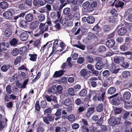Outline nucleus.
<instances>
[{"mask_svg": "<svg viewBox=\"0 0 132 132\" xmlns=\"http://www.w3.org/2000/svg\"><path fill=\"white\" fill-rule=\"evenodd\" d=\"M94 112V108L93 107L88 108L86 112V115L87 117H89Z\"/></svg>", "mask_w": 132, "mask_h": 132, "instance_id": "7", "label": "nucleus"}, {"mask_svg": "<svg viewBox=\"0 0 132 132\" xmlns=\"http://www.w3.org/2000/svg\"><path fill=\"white\" fill-rule=\"evenodd\" d=\"M29 56L30 57V60L32 61H36V59L37 55L36 54H29Z\"/></svg>", "mask_w": 132, "mask_h": 132, "instance_id": "27", "label": "nucleus"}, {"mask_svg": "<svg viewBox=\"0 0 132 132\" xmlns=\"http://www.w3.org/2000/svg\"><path fill=\"white\" fill-rule=\"evenodd\" d=\"M44 97L46 99L47 101L50 102L52 100L53 96H49L48 95H46Z\"/></svg>", "mask_w": 132, "mask_h": 132, "instance_id": "58", "label": "nucleus"}, {"mask_svg": "<svg viewBox=\"0 0 132 132\" xmlns=\"http://www.w3.org/2000/svg\"><path fill=\"white\" fill-rule=\"evenodd\" d=\"M114 43L115 42L113 40L110 39L107 41L106 45L108 47H111L114 45Z\"/></svg>", "mask_w": 132, "mask_h": 132, "instance_id": "20", "label": "nucleus"}, {"mask_svg": "<svg viewBox=\"0 0 132 132\" xmlns=\"http://www.w3.org/2000/svg\"><path fill=\"white\" fill-rule=\"evenodd\" d=\"M20 77L21 78H25L27 77V75L24 72H21L20 75Z\"/></svg>", "mask_w": 132, "mask_h": 132, "instance_id": "64", "label": "nucleus"}, {"mask_svg": "<svg viewBox=\"0 0 132 132\" xmlns=\"http://www.w3.org/2000/svg\"><path fill=\"white\" fill-rule=\"evenodd\" d=\"M48 120L50 122L54 121V117L51 115H48L47 116Z\"/></svg>", "mask_w": 132, "mask_h": 132, "instance_id": "59", "label": "nucleus"}, {"mask_svg": "<svg viewBox=\"0 0 132 132\" xmlns=\"http://www.w3.org/2000/svg\"><path fill=\"white\" fill-rule=\"evenodd\" d=\"M96 69L97 70H100L103 68L102 64L97 63L95 65Z\"/></svg>", "mask_w": 132, "mask_h": 132, "instance_id": "39", "label": "nucleus"}, {"mask_svg": "<svg viewBox=\"0 0 132 132\" xmlns=\"http://www.w3.org/2000/svg\"><path fill=\"white\" fill-rule=\"evenodd\" d=\"M27 23L26 21L24 20H22L20 22V26L21 27H26Z\"/></svg>", "mask_w": 132, "mask_h": 132, "instance_id": "36", "label": "nucleus"}, {"mask_svg": "<svg viewBox=\"0 0 132 132\" xmlns=\"http://www.w3.org/2000/svg\"><path fill=\"white\" fill-rule=\"evenodd\" d=\"M89 2L88 1H86L83 4L82 6L84 9H86L89 7Z\"/></svg>", "mask_w": 132, "mask_h": 132, "instance_id": "45", "label": "nucleus"}, {"mask_svg": "<svg viewBox=\"0 0 132 132\" xmlns=\"http://www.w3.org/2000/svg\"><path fill=\"white\" fill-rule=\"evenodd\" d=\"M130 73L128 71H125L122 72V76L123 77L126 78L128 77Z\"/></svg>", "mask_w": 132, "mask_h": 132, "instance_id": "42", "label": "nucleus"}, {"mask_svg": "<svg viewBox=\"0 0 132 132\" xmlns=\"http://www.w3.org/2000/svg\"><path fill=\"white\" fill-rule=\"evenodd\" d=\"M124 4V3L121 1L118 0L115 4V6L116 7L122 8Z\"/></svg>", "mask_w": 132, "mask_h": 132, "instance_id": "18", "label": "nucleus"}, {"mask_svg": "<svg viewBox=\"0 0 132 132\" xmlns=\"http://www.w3.org/2000/svg\"><path fill=\"white\" fill-rule=\"evenodd\" d=\"M98 51L100 52H103L106 51V48L103 46H100L99 47Z\"/></svg>", "mask_w": 132, "mask_h": 132, "instance_id": "47", "label": "nucleus"}, {"mask_svg": "<svg viewBox=\"0 0 132 132\" xmlns=\"http://www.w3.org/2000/svg\"><path fill=\"white\" fill-rule=\"evenodd\" d=\"M87 68L90 70L92 71L94 69V66L90 64L87 65Z\"/></svg>", "mask_w": 132, "mask_h": 132, "instance_id": "63", "label": "nucleus"}, {"mask_svg": "<svg viewBox=\"0 0 132 132\" xmlns=\"http://www.w3.org/2000/svg\"><path fill=\"white\" fill-rule=\"evenodd\" d=\"M57 92L59 94H62V93L63 88L61 85H59L56 87Z\"/></svg>", "mask_w": 132, "mask_h": 132, "instance_id": "32", "label": "nucleus"}, {"mask_svg": "<svg viewBox=\"0 0 132 132\" xmlns=\"http://www.w3.org/2000/svg\"><path fill=\"white\" fill-rule=\"evenodd\" d=\"M35 107L36 110L38 111H39L40 109V107L39 104V101H37L36 102L35 104Z\"/></svg>", "mask_w": 132, "mask_h": 132, "instance_id": "50", "label": "nucleus"}, {"mask_svg": "<svg viewBox=\"0 0 132 132\" xmlns=\"http://www.w3.org/2000/svg\"><path fill=\"white\" fill-rule=\"evenodd\" d=\"M16 6L21 10H25L26 9V4L22 3V0L20 1L19 2H17Z\"/></svg>", "mask_w": 132, "mask_h": 132, "instance_id": "5", "label": "nucleus"}, {"mask_svg": "<svg viewBox=\"0 0 132 132\" xmlns=\"http://www.w3.org/2000/svg\"><path fill=\"white\" fill-rule=\"evenodd\" d=\"M0 6L3 9H5L8 6V4L6 2L3 1L0 3Z\"/></svg>", "mask_w": 132, "mask_h": 132, "instance_id": "24", "label": "nucleus"}, {"mask_svg": "<svg viewBox=\"0 0 132 132\" xmlns=\"http://www.w3.org/2000/svg\"><path fill=\"white\" fill-rule=\"evenodd\" d=\"M60 22L59 20H56L54 22L55 27L57 30H59L60 29Z\"/></svg>", "mask_w": 132, "mask_h": 132, "instance_id": "28", "label": "nucleus"}, {"mask_svg": "<svg viewBox=\"0 0 132 132\" xmlns=\"http://www.w3.org/2000/svg\"><path fill=\"white\" fill-rule=\"evenodd\" d=\"M68 91L69 94L70 95L72 96L74 95L75 93L73 89L72 88H69L68 89Z\"/></svg>", "mask_w": 132, "mask_h": 132, "instance_id": "48", "label": "nucleus"}, {"mask_svg": "<svg viewBox=\"0 0 132 132\" xmlns=\"http://www.w3.org/2000/svg\"><path fill=\"white\" fill-rule=\"evenodd\" d=\"M33 18V15L31 14H27L25 16V19L28 22L31 21L32 20Z\"/></svg>", "mask_w": 132, "mask_h": 132, "instance_id": "14", "label": "nucleus"}, {"mask_svg": "<svg viewBox=\"0 0 132 132\" xmlns=\"http://www.w3.org/2000/svg\"><path fill=\"white\" fill-rule=\"evenodd\" d=\"M103 29L105 32H106L110 31V28L107 25H105L103 26Z\"/></svg>", "mask_w": 132, "mask_h": 132, "instance_id": "56", "label": "nucleus"}, {"mask_svg": "<svg viewBox=\"0 0 132 132\" xmlns=\"http://www.w3.org/2000/svg\"><path fill=\"white\" fill-rule=\"evenodd\" d=\"M68 119L70 122H73L75 120V116L73 114L70 115L68 117Z\"/></svg>", "mask_w": 132, "mask_h": 132, "instance_id": "38", "label": "nucleus"}, {"mask_svg": "<svg viewBox=\"0 0 132 132\" xmlns=\"http://www.w3.org/2000/svg\"><path fill=\"white\" fill-rule=\"evenodd\" d=\"M64 71L63 70L56 71L53 75V77L56 78L60 77L63 74Z\"/></svg>", "mask_w": 132, "mask_h": 132, "instance_id": "15", "label": "nucleus"}, {"mask_svg": "<svg viewBox=\"0 0 132 132\" xmlns=\"http://www.w3.org/2000/svg\"><path fill=\"white\" fill-rule=\"evenodd\" d=\"M70 11V9L69 7H66L64 8L63 10L64 13L65 14H68Z\"/></svg>", "mask_w": 132, "mask_h": 132, "instance_id": "46", "label": "nucleus"}, {"mask_svg": "<svg viewBox=\"0 0 132 132\" xmlns=\"http://www.w3.org/2000/svg\"><path fill=\"white\" fill-rule=\"evenodd\" d=\"M73 17L76 20H78L80 18V14L79 12H77L74 13Z\"/></svg>", "mask_w": 132, "mask_h": 132, "instance_id": "37", "label": "nucleus"}, {"mask_svg": "<svg viewBox=\"0 0 132 132\" xmlns=\"http://www.w3.org/2000/svg\"><path fill=\"white\" fill-rule=\"evenodd\" d=\"M116 91V89L114 87H111L109 88L108 90V93L110 94H114Z\"/></svg>", "mask_w": 132, "mask_h": 132, "instance_id": "25", "label": "nucleus"}, {"mask_svg": "<svg viewBox=\"0 0 132 132\" xmlns=\"http://www.w3.org/2000/svg\"><path fill=\"white\" fill-rule=\"evenodd\" d=\"M18 40L15 38H13L10 42V44L11 46H15L17 44Z\"/></svg>", "mask_w": 132, "mask_h": 132, "instance_id": "30", "label": "nucleus"}, {"mask_svg": "<svg viewBox=\"0 0 132 132\" xmlns=\"http://www.w3.org/2000/svg\"><path fill=\"white\" fill-rule=\"evenodd\" d=\"M41 42L40 39H38L36 40L34 42V46L35 47H37L40 45Z\"/></svg>", "mask_w": 132, "mask_h": 132, "instance_id": "52", "label": "nucleus"}, {"mask_svg": "<svg viewBox=\"0 0 132 132\" xmlns=\"http://www.w3.org/2000/svg\"><path fill=\"white\" fill-rule=\"evenodd\" d=\"M130 103V102H125L124 103V107L126 109H129L131 107V106H130L129 105H128Z\"/></svg>", "mask_w": 132, "mask_h": 132, "instance_id": "55", "label": "nucleus"}, {"mask_svg": "<svg viewBox=\"0 0 132 132\" xmlns=\"http://www.w3.org/2000/svg\"><path fill=\"white\" fill-rule=\"evenodd\" d=\"M132 15V9H128L125 12L124 16H131Z\"/></svg>", "mask_w": 132, "mask_h": 132, "instance_id": "33", "label": "nucleus"}, {"mask_svg": "<svg viewBox=\"0 0 132 132\" xmlns=\"http://www.w3.org/2000/svg\"><path fill=\"white\" fill-rule=\"evenodd\" d=\"M82 20L83 22H87L88 23L90 24L93 23L95 21L94 17L92 16H88L87 17H84L82 18Z\"/></svg>", "mask_w": 132, "mask_h": 132, "instance_id": "2", "label": "nucleus"}, {"mask_svg": "<svg viewBox=\"0 0 132 132\" xmlns=\"http://www.w3.org/2000/svg\"><path fill=\"white\" fill-rule=\"evenodd\" d=\"M28 82V80L27 79L22 84L20 85L19 86V87L20 88H23L26 87V85Z\"/></svg>", "mask_w": 132, "mask_h": 132, "instance_id": "41", "label": "nucleus"}, {"mask_svg": "<svg viewBox=\"0 0 132 132\" xmlns=\"http://www.w3.org/2000/svg\"><path fill=\"white\" fill-rule=\"evenodd\" d=\"M4 34L6 37H9L12 34V31L9 28H6L4 31Z\"/></svg>", "mask_w": 132, "mask_h": 132, "instance_id": "12", "label": "nucleus"}, {"mask_svg": "<svg viewBox=\"0 0 132 132\" xmlns=\"http://www.w3.org/2000/svg\"><path fill=\"white\" fill-rule=\"evenodd\" d=\"M103 105L102 103L99 104L97 107L96 110L97 111L101 112L103 110Z\"/></svg>", "mask_w": 132, "mask_h": 132, "instance_id": "35", "label": "nucleus"}, {"mask_svg": "<svg viewBox=\"0 0 132 132\" xmlns=\"http://www.w3.org/2000/svg\"><path fill=\"white\" fill-rule=\"evenodd\" d=\"M39 24V22L37 21H35L30 23V28L32 29H34L38 28Z\"/></svg>", "mask_w": 132, "mask_h": 132, "instance_id": "6", "label": "nucleus"}, {"mask_svg": "<svg viewBox=\"0 0 132 132\" xmlns=\"http://www.w3.org/2000/svg\"><path fill=\"white\" fill-rule=\"evenodd\" d=\"M73 19V15L71 14H70L65 17V19L67 20H70Z\"/></svg>", "mask_w": 132, "mask_h": 132, "instance_id": "62", "label": "nucleus"}, {"mask_svg": "<svg viewBox=\"0 0 132 132\" xmlns=\"http://www.w3.org/2000/svg\"><path fill=\"white\" fill-rule=\"evenodd\" d=\"M28 34L26 31L21 33L20 35V38L21 40L23 41H26L28 39Z\"/></svg>", "mask_w": 132, "mask_h": 132, "instance_id": "4", "label": "nucleus"}, {"mask_svg": "<svg viewBox=\"0 0 132 132\" xmlns=\"http://www.w3.org/2000/svg\"><path fill=\"white\" fill-rule=\"evenodd\" d=\"M121 98V97L119 98H114L112 101V103L114 105H118L120 103V100Z\"/></svg>", "mask_w": 132, "mask_h": 132, "instance_id": "22", "label": "nucleus"}, {"mask_svg": "<svg viewBox=\"0 0 132 132\" xmlns=\"http://www.w3.org/2000/svg\"><path fill=\"white\" fill-rule=\"evenodd\" d=\"M127 48V45L126 44H123L120 47V49L122 51L126 50Z\"/></svg>", "mask_w": 132, "mask_h": 132, "instance_id": "53", "label": "nucleus"}, {"mask_svg": "<svg viewBox=\"0 0 132 132\" xmlns=\"http://www.w3.org/2000/svg\"><path fill=\"white\" fill-rule=\"evenodd\" d=\"M95 37H96V36L94 34H90L88 36L87 39L88 40H90L92 39H94Z\"/></svg>", "mask_w": 132, "mask_h": 132, "instance_id": "51", "label": "nucleus"}, {"mask_svg": "<svg viewBox=\"0 0 132 132\" xmlns=\"http://www.w3.org/2000/svg\"><path fill=\"white\" fill-rule=\"evenodd\" d=\"M6 123H5L3 121H0V129L4 128L6 125Z\"/></svg>", "mask_w": 132, "mask_h": 132, "instance_id": "61", "label": "nucleus"}, {"mask_svg": "<svg viewBox=\"0 0 132 132\" xmlns=\"http://www.w3.org/2000/svg\"><path fill=\"white\" fill-rule=\"evenodd\" d=\"M37 18L39 21L42 22L45 20V16L44 15L42 14H38Z\"/></svg>", "mask_w": 132, "mask_h": 132, "instance_id": "17", "label": "nucleus"}, {"mask_svg": "<svg viewBox=\"0 0 132 132\" xmlns=\"http://www.w3.org/2000/svg\"><path fill=\"white\" fill-rule=\"evenodd\" d=\"M19 49L17 48H14L12 50L11 54L13 56H16L19 53Z\"/></svg>", "mask_w": 132, "mask_h": 132, "instance_id": "29", "label": "nucleus"}, {"mask_svg": "<svg viewBox=\"0 0 132 132\" xmlns=\"http://www.w3.org/2000/svg\"><path fill=\"white\" fill-rule=\"evenodd\" d=\"M71 60V57H69L67 59L66 63L67 64V66L70 67H71L72 66V64L70 62V61Z\"/></svg>", "mask_w": 132, "mask_h": 132, "instance_id": "44", "label": "nucleus"}, {"mask_svg": "<svg viewBox=\"0 0 132 132\" xmlns=\"http://www.w3.org/2000/svg\"><path fill=\"white\" fill-rule=\"evenodd\" d=\"M64 104L66 106H69L72 104L71 101L69 98L66 99L64 101Z\"/></svg>", "mask_w": 132, "mask_h": 132, "instance_id": "31", "label": "nucleus"}, {"mask_svg": "<svg viewBox=\"0 0 132 132\" xmlns=\"http://www.w3.org/2000/svg\"><path fill=\"white\" fill-rule=\"evenodd\" d=\"M47 91L50 93L56 94L57 93L56 86L55 85L53 86L51 88L49 89Z\"/></svg>", "mask_w": 132, "mask_h": 132, "instance_id": "13", "label": "nucleus"}, {"mask_svg": "<svg viewBox=\"0 0 132 132\" xmlns=\"http://www.w3.org/2000/svg\"><path fill=\"white\" fill-rule=\"evenodd\" d=\"M6 91L9 94H11L12 93L11 87L10 85H7L6 88Z\"/></svg>", "mask_w": 132, "mask_h": 132, "instance_id": "49", "label": "nucleus"}, {"mask_svg": "<svg viewBox=\"0 0 132 132\" xmlns=\"http://www.w3.org/2000/svg\"><path fill=\"white\" fill-rule=\"evenodd\" d=\"M87 93V92L85 89L82 90L79 93V95L81 96H85Z\"/></svg>", "mask_w": 132, "mask_h": 132, "instance_id": "40", "label": "nucleus"}, {"mask_svg": "<svg viewBox=\"0 0 132 132\" xmlns=\"http://www.w3.org/2000/svg\"><path fill=\"white\" fill-rule=\"evenodd\" d=\"M10 67L9 64L4 65L1 67V69L3 71L6 72L10 68Z\"/></svg>", "mask_w": 132, "mask_h": 132, "instance_id": "23", "label": "nucleus"}, {"mask_svg": "<svg viewBox=\"0 0 132 132\" xmlns=\"http://www.w3.org/2000/svg\"><path fill=\"white\" fill-rule=\"evenodd\" d=\"M48 28V25L46 24V23H40L39 25V28L40 30V32L44 33V32L47 31Z\"/></svg>", "mask_w": 132, "mask_h": 132, "instance_id": "3", "label": "nucleus"}, {"mask_svg": "<svg viewBox=\"0 0 132 132\" xmlns=\"http://www.w3.org/2000/svg\"><path fill=\"white\" fill-rule=\"evenodd\" d=\"M61 15V13L59 12H57V13L53 12L51 13V16L53 18L55 19H59Z\"/></svg>", "mask_w": 132, "mask_h": 132, "instance_id": "11", "label": "nucleus"}, {"mask_svg": "<svg viewBox=\"0 0 132 132\" xmlns=\"http://www.w3.org/2000/svg\"><path fill=\"white\" fill-rule=\"evenodd\" d=\"M126 29L125 28L122 27L120 28L118 31V33L120 35H122L125 34L126 32Z\"/></svg>", "mask_w": 132, "mask_h": 132, "instance_id": "16", "label": "nucleus"}, {"mask_svg": "<svg viewBox=\"0 0 132 132\" xmlns=\"http://www.w3.org/2000/svg\"><path fill=\"white\" fill-rule=\"evenodd\" d=\"M21 60V57L20 56H18L16 57L15 60L14 62L15 65H16L18 62H20Z\"/></svg>", "mask_w": 132, "mask_h": 132, "instance_id": "60", "label": "nucleus"}, {"mask_svg": "<svg viewBox=\"0 0 132 132\" xmlns=\"http://www.w3.org/2000/svg\"><path fill=\"white\" fill-rule=\"evenodd\" d=\"M89 5L90 7L93 8L96 7L97 6V3L96 2L94 1L92 2Z\"/></svg>", "mask_w": 132, "mask_h": 132, "instance_id": "57", "label": "nucleus"}, {"mask_svg": "<svg viewBox=\"0 0 132 132\" xmlns=\"http://www.w3.org/2000/svg\"><path fill=\"white\" fill-rule=\"evenodd\" d=\"M124 57H116L113 59L114 62L116 63H119L123 62L124 61Z\"/></svg>", "mask_w": 132, "mask_h": 132, "instance_id": "8", "label": "nucleus"}, {"mask_svg": "<svg viewBox=\"0 0 132 132\" xmlns=\"http://www.w3.org/2000/svg\"><path fill=\"white\" fill-rule=\"evenodd\" d=\"M9 47V44L8 42H4L1 43L0 45V48L3 50H5Z\"/></svg>", "mask_w": 132, "mask_h": 132, "instance_id": "9", "label": "nucleus"}, {"mask_svg": "<svg viewBox=\"0 0 132 132\" xmlns=\"http://www.w3.org/2000/svg\"><path fill=\"white\" fill-rule=\"evenodd\" d=\"M131 93L129 92H125L123 95V98L125 100H129L130 97Z\"/></svg>", "mask_w": 132, "mask_h": 132, "instance_id": "19", "label": "nucleus"}, {"mask_svg": "<svg viewBox=\"0 0 132 132\" xmlns=\"http://www.w3.org/2000/svg\"><path fill=\"white\" fill-rule=\"evenodd\" d=\"M80 73L82 76H85L87 75L88 72L85 69H82Z\"/></svg>", "mask_w": 132, "mask_h": 132, "instance_id": "43", "label": "nucleus"}, {"mask_svg": "<svg viewBox=\"0 0 132 132\" xmlns=\"http://www.w3.org/2000/svg\"><path fill=\"white\" fill-rule=\"evenodd\" d=\"M98 92L97 91L92 90L90 91V94L91 96H93V100H94L96 96L98 95Z\"/></svg>", "mask_w": 132, "mask_h": 132, "instance_id": "21", "label": "nucleus"}, {"mask_svg": "<svg viewBox=\"0 0 132 132\" xmlns=\"http://www.w3.org/2000/svg\"><path fill=\"white\" fill-rule=\"evenodd\" d=\"M110 13L113 16H116L117 15V11L115 9H112Z\"/></svg>", "mask_w": 132, "mask_h": 132, "instance_id": "54", "label": "nucleus"}, {"mask_svg": "<svg viewBox=\"0 0 132 132\" xmlns=\"http://www.w3.org/2000/svg\"><path fill=\"white\" fill-rule=\"evenodd\" d=\"M102 74L104 77H105L107 78L111 77V73L108 70H105L104 71Z\"/></svg>", "mask_w": 132, "mask_h": 132, "instance_id": "26", "label": "nucleus"}, {"mask_svg": "<svg viewBox=\"0 0 132 132\" xmlns=\"http://www.w3.org/2000/svg\"><path fill=\"white\" fill-rule=\"evenodd\" d=\"M12 10L5 12L3 14V16L6 19L11 20L13 19V14Z\"/></svg>", "mask_w": 132, "mask_h": 132, "instance_id": "1", "label": "nucleus"}, {"mask_svg": "<svg viewBox=\"0 0 132 132\" xmlns=\"http://www.w3.org/2000/svg\"><path fill=\"white\" fill-rule=\"evenodd\" d=\"M109 124L111 126H114L117 122L116 119L114 117H112L108 121Z\"/></svg>", "mask_w": 132, "mask_h": 132, "instance_id": "10", "label": "nucleus"}, {"mask_svg": "<svg viewBox=\"0 0 132 132\" xmlns=\"http://www.w3.org/2000/svg\"><path fill=\"white\" fill-rule=\"evenodd\" d=\"M116 66L115 64L112 63L109 64L108 66V68L111 71L116 69Z\"/></svg>", "mask_w": 132, "mask_h": 132, "instance_id": "34", "label": "nucleus"}]
</instances>
